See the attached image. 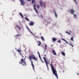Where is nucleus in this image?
<instances>
[{
	"mask_svg": "<svg viewBox=\"0 0 79 79\" xmlns=\"http://www.w3.org/2000/svg\"><path fill=\"white\" fill-rule=\"evenodd\" d=\"M32 59H33L34 60H35V61H37L38 60H37V59L35 56L33 54H31V55H30V56H29V58L30 60L31 63V66H32V67H33V69L34 70V64H33V63H32Z\"/></svg>",
	"mask_w": 79,
	"mask_h": 79,
	"instance_id": "1",
	"label": "nucleus"
},
{
	"mask_svg": "<svg viewBox=\"0 0 79 79\" xmlns=\"http://www.w3.org/2000/svg\"><path fill=\"white\" fill-rule=\"evenodd\" d=\"M50 66L51 67L53 74L55 75L57 79H58V75H57V72L56 71V69H54V67H53V64H52V62H51Z\"/></svg>",
	"mask_w": 79,
	"mask_h": 79,
	"instance_id": "2",
	"label": "nucleus"
},
{
	"mask_svg": "<svg viewBox=\"0 0 79 79\" xmlns=\"http://www.w3.org/2000/svg\"><path fill=\"white\" fill-rule=\"evenodd\" d=\"M20 55H21L23 58L21 59L20 60V62H19V64H22L23 66H26L27 64L26 62V61H25V60H26V57H25L24 59H23V58H24V57L23 56L22 54H20Z\"/></svg>",
	"mask_w": 79,
	"mask_h": 79,
	"instance_id": "3",
	"label": "nucleus"
},
{
	"mask_svg": "<svg viewBox=\"0 0 79 79\" xmlns=\"http://www.w3.org/2000/svg\"><path fill=\"white\" fill-rule=\"evenodd\" d=\"M44 56L45 57H43V59L48 69V65L49 64V63L47 61V60L46 59V55H44Z\"/></svg>",
	"mask_w": 79,
	"mask_h": 79,
	"instance_id": "4",
	"label": "nucleus"
},
{
	"mask_svg": "<svg viewBox=\"0 0 79 79\" xmlns=\"http://www.w3.org/2000/svg\"><path fill=\"white\" fill-rule=\"evenodd\" d=\"M40 6L42 8L43 7V4L44 5V8H45V2H43L42 0H40Z\"/></svg>",
	"mask_w": 79,
	"mask_h": 79,
	"instance_id": "5",
	"label": "nucleus"
},
{
	"mask_svg": "<svg viewBox=\"0 0 79 79\" xmlns=\"http://www.w3.org/2000/svg\"><path fill=\"white\" fill-rule=\"evenodd\" d=\"M36 6V4H34L33 5L34 9V10H35V11L37 13H38V11H37V9H36V8H35Z\"/></svg>",
	"mask_w": 79,
	"mask_h": 79,
	"instance_id": "6",
	"label": "nucleus"
},
{
	"mask_svg": "<svg viewBox=\"0 0 79 79\" xmlns=\"http://www.w3.org/2000/svg\"><path fill=\"white\" fill-rule=\"evenodd\" d=\"M21 3V5H24V4H25V2L23 0H19Z\"/></svg>",
	"mask_w": 79,
	"mask_h": 79,
	"instance_id": "7",
	"label": "nucleus"
},
{
	"mask_svg": "<svg viewBox=\"0 0 79 79\" xmlns=\"http://www.w3.org/2000/svg\"><path fill=\"white\" fill-rule=\"evenodd\" d=\"M34 22H33L32 21H31L30 23H29V25L31 26H34Z\"/></svg>",
	"mask_w": 79,
	"mask_h": 79,
	"instance_id": "8",
	"label": "nucleus"
},
{
	"mask_svg": "<svg viewBox=\"0 0 79 79\" xmlns=\"http://www.w3.org/2000/svg\"><path fill=\"white\" fill-rule=\"evenodd\" d=\"M52 52L54 55H56V56L57 55V54H56V52H55V50H52Z\"/></svg>",
	"mask_w": 79,
	"mask_h": 79,
	"instance_id": "9",
	"label": "nucleus"
},
{
	"mask_svg": "<svg viewBox=\"0 0 79 79\" xmlns=\"http://www.w3.org/2000/svg\"><path fill=\"white\" fill-rule=\"evenodd\" d=\"M52 42H55V41H56V40H57V39L55 37H53L52 38Z\"/></svg>",
	"mask_w": 79,
	"mask_h": 79,
	"instance_id": "10",
	"label": "nucleus"
},
{
	"mask_svg": "<svg viewBox=\"0 0 79 79\" xmlns=\"http://www.w3.org/2000/svg\"><path fill=\"white\" fill-rule=\"evenodd\" d=\"M70 11H71V14H72L73 15L74 14L75 11L74 10H73V9H70Z\"/></svg>",
	"mask_w": 79,
	"mask_h": 79,
	"instance_id": "11",
	"label": "nucleus"
},
{
	"mask_svg": "<svg viewBox=\"0 0 79 79\" xmlns=\"http://www.w3.org/2000/svg\"><path fill=\"white\" fill-rule=\"evenodd\" d=\"M39 57L40 58L41 61L42 62V63H44V61H43L42 60V59L41 58V56H40V55H39Z\"/></svg>",
	"mask_w": 79,
	"mask_h": 79,
	"instance_id": "12",
	"label": "nucleus"
},
{
	"mask_svg": "<svg viewBox=\"0 0 79 79\" xmlns=\"http://www.w3.org/2000/svg\"><path fill=\"white\" fill-rule=\"evenodd\" d=\"M16 51L19 52V53L20 55H21V51H20V49H19L18 50L16 49Z\"/></svg>",
	"mask_w": 79,
	"mask_h": 79,
	"instance_id": "13",
	"label": "nucleus"
},
{
	"mask_svg": "<svg viewBox=\"0 0 79 79\" xmlns=\"http://www.w3.org/2000/svg\"><path fill=\"white\" fill-rule=\"evenodd\" d=\"M15 26L17 27V28H18L19 30H21V28L20 26H18L17 25H16Z\"/></svg>",
	"mask_w": 79,
	"mask_h": 79,
	"instance_id": "14",
	"label": "nucleus"
},
{
	"mask_svg": "<svg viewBox=\"0 0 79 79\" xmlns=\"http://www.w3.org/2000/svg\"><path fill=\"white\" fill-rule=\"evenodd\" d=\"M31 3L32 4L35 3V0H31Z\"/></svg>",
	"mask_w": 79,
	"mask_h": 79,
	"instance_id": "15",
	"label": "nucleus"
},
{
	"mask_svg": "<svg viewBox=\"0 0 79 79\" xmlns=\"http://www.w3.org/2000/svg\"><path fill=\"white\" fill-rule=\"evenodd\" d=\"M55 15V16H56V18H57V14H56V11H55V10H54Z\"/></svg>",
	"mask_w": 79,
	"mask_h": 79,
	"instance_id": "16",
	"label": "nucleus"
},
{
	"mask_svg": "<svg viewBox=\"0 0 79 79\" xmlns=\"http://www.w3.org/2000/svg\"><path fill=\"white\" fill-rule=\"evenodd\" d=\"M19 14L20 16H21L22 18H23H23H24V17H23V14H22V13H19Z\"/></svg>",
	"mask_w": 79,
	"mask_h": 79,
	"instance_id": "17",
	"label": "nucleus"
},
{
	"mask_svg": "<svg viewBox=\"0 0 79 79\" xmlns=\"http://www.w3.org/2000/svg\"><path fill=\"white\" fill-rule=\"evenodd\" d=\"M38 43H39V44H38V46H40V45H41V42L40 41H38Z\"/></svg>",
	"mask_w": 79,
	"mask_h": 79,
	"instance_id": "18",
	"label": "nucleus"
},
{
	"mask_svg": "<svg viewBox=\"0 0 79 79\" xmlns=\"http://www.w3.org/2000/svg\"><path fill=\"white\" fill-rule=\"evenodd\" d=\"M61 53H62V55H63V56H65V53H64V52H61Z\"/></svg>",
	"mask_w": 79,
	"mask_h": 79,
	"instance_id": "19",
	"label": "nucleus"
},
{
	"mask_svg": "<svg viewBox=\"0 0 79 79\" xmlns=\"http://www.w3.org/2000/svg\"><path fill=\"white\" fill-rule=\"evenodd\" d=\"M36 7H37V9H39V8H40V5H36Z\"/></svg>",
	"mask_w": 79,
	"mask_h": 79,
	"instance_id": "20",
	"label": "nucleus"
},
{
	"mask_svg": "<svg viewBox=\"0 0 79 79\" xmlns=\"http://www.w3.org/2000/svg\"><path fill=\"white\" fill-rule=\"evenodd\" d=\"M25 19H26V20L27 21H29V19H28V18H27V17L25 18Z\"/></svg>",
	"mask_w": 79,
	"mask_h": 79,
	"instance_id": "21",
	"label": "nucleus"
},
{
	"mask_svg": "<svg viewBox=\"0 0 79 79\" xmlns=\"http://www.w3.org/2000/svg\"><path fill=\"white\" fill-rule=\"evenodd\" d=\"M65 32L67 34H69V35H71V34L68 31H66Z\"/></svg>",
	"mask_w": 79,
	"mask_h": 79,
	"instance_id": "22",
	"label": "nucleus"
},
{
	"mask_svg": "<svg viewBox=\"0 0 79 79\" xmlns=\"http://www.w3.org/2000/svg\"><path fill=\"white\" fill-rule=\"evenodd\" d=\"M41 38L43 40H44V37L41 36Z\"/></svg>",
	"mask_w": 79,
	"mask_h": 79,
	"instance_id": "23",
	"label": "nucleus"
},
{
	"mask_svg": "<svg viewBox=\"0 0 79 79\" xmlns=\"http://www.w3.org/2000/svg\"><path fill=\"white\" fill-rule=\"evenodd\" d=\"M73 39H74V38L73 37H71V40H72V41H73Z\"/></svg>",
	"mask_w": 79,
	"mask_h": 79,
	"instance_id": "24",
	"label": "nucleus"
},
{
	"mask_svg": "<svg viewBox=\"0 0 79 79\" xmlns=\"http://www.w3.org/2000/svg\"><path fill=\"white\" fill-rule=\"evenodd\" d=\"M19 35H15V37H18V36H19Z\"/></svg>",
	"mask_w": 79,
	"mask_h": 79,
	"instance_id": "25",
	"label": "nucleus"
},
{
	"mask_svg": "<svg viewBox=\"0 0 79 79\" xmlns=\"http://www.w3.org/2000/svg\"><path fill=\"white\" fill-rule=\"evenodd\" d=\"M73 1H74V2L77 4V1H76V0H73Z\"/></svg>",
	"mask_w": 79,
	"mask_h": 79,
	"instance_id": "26",
	"label": "nucleus"
},
{
	"mask_svg": "<svg viewBox=\"0 0 79 79\" xmlns=\"http://www.w3.org/2000/svg\"><path fill=\"white\" fill-rule=\"evenodd\" d=\"M74 16L75 18H76L77 17V15L76 14H74Z\"/></svg>",
	"mask_w": 79,
	"mask_h": 79,
	"instance_id": "27",
	"label": "nucleus"
},
{
	"mask_svg": "<svg viewBox=\"0 0 79 79\" xmlns=\"http://www.w3.org/2000/svg\"><path fill=\"white\" fill-rule=\"evenodd\" d=\"M47 46L46 44H45V50L47 49Z\"/></svg>",
	"mask_w": 79,
	"mask_h": 79,
	"instance_id": "28",
	"label": "nucleus"
},
{
	"mask_svg": "<svg viewBox=\"0 0 79 79\" xmlns=\"http://www.w3.org/2000/svg\"><path fill=\"white\" fill-rule=\"evenodd\" d=\"M27 29L29 31H30V30H29V28H28V27H27Z\"/></svg>",
	"mask_w": 79,
	"mask_h": 79,
	"instance_id": "29",
	"label": "nucleus"
},
{
	"mask_svg": "<svg viewBox=\"0 0 79 79\" xmlns=\"http://www.w3.org/2000/svg\"><path fill=\"white\" fill-rule=\"evenodd\" d=\"M57 42H59V43H60L61 42V41H60V40L59 41H57Z\"/></svg>",
	"mask_w": 79,
	"mask_h": 79,
	"instance_id": "30",
	"label": "nucleus"
},
{
	"mask_svg": "<svg viewBox=\"0 0 79 79\" xmlns=\"http://www.w3.org/2000/svg\"><path fill=\"white\" fill-rule=\"evenodd\" d=\"M61 39L62 40H64V41H66V40H65L63 38H62Z\"/></svg>",
	"mask_w": 79,
	"mask_h": 79,
	"instance_id": "31",
	"label": "nucleus"
},
{
	"mask_svg": "<svg viewBox=\"0 0 79 79\" xmlns=\"http://www.w3.org/2000/svg\"><path fill=\"white\" fill-rule=\"evenodd\" d=\"M70 44V45H71V46H72V47H73V45H72V44Z\"/></svg>",
	"mask_w": 79,
	"mask_h": 79,
	"instance_id": "32",
	"label": "nucleus"
},
{
	"mask_svg": "<svg viewBox=\"0 0 79 79\" xmlns=\"http://www.w3.org/2000/svg\"><path fill=\"white\" fill-rule=\"evenodd\" d=\"M27 0V1H29V2H31V0Z\"/></svg>",
	"mask_w": 79,
	"mask_h": 79,
	"instance_id": "33",
	"label": "nucleus"
},
{
	"mask_svg": "<svg viewBox=\"0 0 79 79\" xmlns=\"http://www.w3.org/2000/svg\"><path fill=\"white\" fill-rule=\"evenodd\" d=\"M64 41L65 42H66V43H67L68 44V43L67 42L66 40H65V41Z\"/></svg>",
	"mask_w": 79,
	"mask_h": 79,
	"instance_id": "34",
	"label": "nucleus"
},
{
	"mask_svg": "<svg viewBox=\"0 0 79 79\" xmlns=\"http://www.w3.org/2000/svg\"><path fill=\"white\" fill-rule=\"evenodd\" d=\"M38 55H40V54L39 53V52H38Z\"/></svg>",
	"mask_w": 79,
	"mask_h": 79,
	"instance_id": "35",
	"label": "nucleus"
},
{
	"mask_svg": "<svg viewBox=\"0 0 79 79\" xmlns=\"http://www.w3.org/2000/svg\"><path fill=\"white\" fill-rule=\"evenodd\" d=\"M41 18H43V16H41Z\"/></svg>",
	"mask_w": 79,
	"mask_h": 79,
	"instance_id": "36",
	"label": "nucleus"
},
{
	"mask_svg": "<svg viewBox=\"0 0 79 79\" xmlns=\"http://www.w3.org/2000/svg\"><path fill=\"white\" fill-rule=\"evenodd\" d=\"M40 79H42V78H40Z\"/></svg>",
	"mask_w": 79,
	"mask_h": 79,
	"instance_id": "37",
	"label": "nucleus"
},
{
	"mask_svg": "<svg viewBox=\"0 0 79 79\" xmlns=\"http://www.w3.org/2000/svg\"><path fill=\"white\" fill-rule=\"evenodd\" d=\"M31 34H32V32H31Z\"/></svg>",
	"mask_w": 79,
	"mask_h": 79,
	"instance_id": "38",
	"label": "nucleus"
},
{
	"mask_svg": "<svg viewBox=\"0 0 79 79\" xmlns=\"http://www.w3.org/2000/svg\"><path fill=\"white\" fill-rule=\"evenodd\" d=\"M15 49H16V48H15Z\"/></svg>",
	"mask_w": 79,
	"mask_h": 79,
	"instance_id": "39",
	"label": "nucleus"
},
{
	"mask_svg": "<svg viewBox=\"0 0 79 79\" xmlns=\"http://www.w3.org/2000/svg\"><path fill=\"white\" fill-rule=\"evenodd\" d=\"M13 0V1H14V0Z\"/></svg>",
	"mask_w": 79,
	"mask_h": 79,
	"instance_id": "40",
	"label": "nucleus"
}]
</instances>
